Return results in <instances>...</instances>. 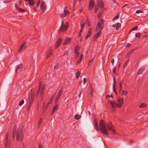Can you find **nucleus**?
<instances>
[{"label": "nucleus", "mask_w": 148, "mask_h": 148, "mask_svg": "<svg viewBox=\"0 0 148 148\" xmlns=\"http://www.w3.org/2000/svg\"><path fill=\"white\" fill-rule=\"evenodd\" d=\"M62 39L61 38H58L55 46V47L56 49H57L59 45H60L62 41Z\"/></svg>", "instance_id": "12"}, {"label": "nucleus", "mask_w": 148, "mask_h": 148, "mask_svg": "<svg viewBox=\"0 0 148 148\" xmlns=\"http://www.w3.org/2000/svg\"><path fill=\"white\" fill-rule=\"evenodd\" d=\"M45 3L43 1H42L41 2L40 5V9L43 12L45 11V8H44Z\"/></svg>", "instance_id": "17"}, {"label": "nucleus", "mask_w": 148, "mask_h": 148, "mask_svg": "<svg viewBox=\"0 0 148 148\" xmlns=\"http://www.w3.org/2000/svg\"><path fill=\"white\" fill-rule=\"evenodd\" d=\"M147 104L146 103H142L139 106L140 108H143L146 107L147 106Z\"/></svg>", "instance_id": "27"}, {"label": "nucleus", "mask_w": 148, "mask_h": 148, "mask_svg": "<svg viewBox=\"0 0 148 148\" xmlns=\"http://www.w3.org/2000/svg\"><path fill=\"white\" fill-rule=\"evenodd\" d=\"M99 124L100 126V128H106V123L102 119L99 121Z\"/></svg>", "instance_id": "9"}, {"label": "nucleus", "mask_w": 148, "mask_h": 148, "mask_svg": "<svg viewBox=\"0 0 148 148\" xmlns=\"http://www.w3.org/2000/svg\"><path fill=\"white\" fill-rule=\"evenodd\" d=\"M18 11L21 12H25V10L24 9H23L21 8H19L17 9Z\"/></svg>", "instance_id": "36"}, {"label": "nucleus", "mask_w": 148, "mask_h": 148, "mask_svg": "<svg viewBox=\"0 0 148 148\" xmlns=\"http://www.w3.org/2000/svg\"><path fill=\"white\" fill-rule=\"evenodd\" d=\"M63 87H62V88L59 91L58 94V95H59L60 96H61L62 94L63 91Z\"/></svg>", "instance_id": "31"}, {"label": "nucleus", "mask_w": 148, "mask_h": 148, "mask_svg": "<svg viewBox=\"0 0 148 148\" xmlns=\"http://www.w3.org/2000/svg\"><path fill=\"white\" fill-rule=\"evenodd\" d=\"M131 45V44L129 43H127L125 46L126 47H129Z\"/></svg>", "instance_id": "59"}, {"label": "nucleus", "mask_w": 148, "mask_h": 148, "mask_svg": "<svg viewBox=\"0 0 148 148\" xmlns=\"http://www.w3.org/2000/svg\"><path fill=\"white\" fill-rule=\"evenodd\" d=\"M102 30H99L97 32L95 35L94 36L93 38V41H95L97 38L100 35L101 32Z\"/></svg>", "instance_id": "8"}, {"label": "nucleus", "mask_w": 148, "mask_h": 148, "mask_svg": "<svg viewBox=\"0 0 148 148\" xmlns=\"http://www.w3.org/2000/svg\"><path fill=\"white\" fill-rule=\"evenodd\" d=\"M138 26H135L134 27H133L132 29L130 32H131V31H132V30H136L137 29H138Z\"/></svg>", "instance_id": "41"}, {"label": "nucleus", "mask_w": 148, "mask_h": 148, "mask_svg": "<svg viewBox=\"0 0 148 148\" xmlns=\"http://www.w3.org/2000/svg\"><path fill=\"white\" fill-rule=\"evenodd\" d=\"M95 4V2L93 0H90L89 4V10H90V9H92L94 6V5Z\"/></svg>", "instance_id": "14"}, {"label": "nucleus", "mask_w": 148, "mask_h": 148, "mask_svg": "<svg viewBox=\"0 0 148 148\" xmlns=\"http://www.w3.org/2000/svg\"><path fill=\"white\" fill-rule=\"evenodd\" d=\"M69 26V23L68 22H66L64 25V21H62L61 25L60 27L58 30L59 33L61 32H64L66 31Z\"/></svg>", "instance_id": "3"}, {"label": "nucleus", "mask_w": 148, "mask_h": 148, "mask_svg": "<svg viewBox=\"0 0 148 148\" xmlns=\"http://www.w3.org/2000/svg\"><path fill=\"white\" fill-rule=\"evenodd\" d=\"M134 50L135 49H133L129 51L127 54L126 56V58H127L130 56Z\"/></svg>", "instance_id": "22"}, {"label": "nucleus", "mask_w": 148, "mask_h": 148, "mask_svg": "<svg viewBox=\"0 0 148 148\" xmlns=\"http://www.w3.org/2000/svg\"><path fill=\"white\" fill-rule=\"evenodd\" d=\"M113 91L114 92V91H116V90L115 87V86L114 85V86H113Z\"/></svg>", "instance_id": "64"}, {"label": "nucleus", "mask_w": 148, "mask_h": 148, "mask_svg": "<svg viewBox=\"0 0 148 148\" xmlns=\"http://www.w3.org/2000/svg\"><path fill=\"white\" fill-rule=\"evenodd\" d=\"M22 64H21V65H20L18 66H17V67L16 68V72L17 71V70L20 69L22 68Z\"/></svg>", "instance_id": "34"}, {"label": "nucleus", "mask_w": 148, "mask_h": 148, "mask_svg": "<svg viewBox=\"0 0 148 148\" xmlns=\"http://www.w3.org/2000/svg\"><path fill=\"white\" fill-rule=\"evenodd\" d=\"M122 92L123 93L121 94V95H126L128 93L126 91H124L123 90Z\"/></svg>", "instance_id": "42"}, {"label": "nucleus", "mask_w": 148, "mask_h": 148, "mask_svg": "<svg viewBox=\"0 0 148 148\" xmlns=\"http://www.w3.org/2000/svg\"><path fill=\"white\" fill-rule=\"evenodd\" d=\"M114 62V59H112V60H111V63L112 64V65L113 64Z\"/></svg>", "instance_id": "63"}, {"label": "nucleus", "mask_w": 148, "mask_h": 148, "mask_svg": "<svg viewBox=\"0 0 148 148\" xmlns=\"http://www.w3.org/2000/svg\"><path fill=\"white\" fill-rule=\"evenodd\" d=\"M140 33H137L136 35V37H138L139 38H140Z\"/></svg>", "instance_id": "48"}, {"label": "nucleus", "mask_w": 148, "mask_h": 148, "mask_svg": "<svg viewBox=\"0 0 148 148\" xmlns=\"http://www.w3.org/2000/svg\"><path fill=\"white\" fill-rule=\"evenodd\" d=\"M101 27H99L97 25V26H96V27L95 28V32H97V31H98V30H99V29H100V30H101Z\"/></svg>", "instance_id": "43"}, {"label": "nucleus", "mask_w": 148, "mask_h": 148, "mask_svg": "<svg viewBox=\"0 0 148 148\" xmlns=\"http://www.w3.org/2000/svg\"><path fill=\"white\" fill-rule=\"evenodd\" d=\"M119 14H118L116 15L112 19L113 20H115L116 19L119 18Z\"/></svg>", "instance_id": "39"}, {"label": "nucleus", "mask_w": 148, "mask_h": 148, "mask_svg": "<svg viewBox=\"0 0 148 148\" xmlns=\"http://www.w3.org/2000/svg\"><path fill=\"white\" fill-rule=\"evenodd\" d=\"M85 22V20L84 19H82L80 21V27L82 28H84V25L86 23Z\"/></svg>", "instance_id": "18"}, {"label": "nucleus", "mask_w": 148, "mask_h": 148, "mask_svg": "<svg viewBox=\"0 0 148 148\" xmlns=\"http://www.w3.org/2000/svg\"><path fill=\"white\" fill-rule=\"evenodd\" d=\"M26 43V42H25L22 44L18 51V53L21 52L22 50H24L26 48V46L25 45Z\"/></svg>", "instance_id": "11"}, {"label": "nucleus", "mask_w": 148, "mask_h": 148, "mask_svg": "<svg viewBox=\"0 0 148 148\" xmlns=\"http://www.w3.org/2000/svg\"><path fill=\"white\" fill-rule=\"evenodd\" d=\"M113 86H115V84L116 83V79L114 78V77H113Z\"/></svg>", "instance_id": "50"}, {"label": "nucleus", "mask_w": 148, "mask_h": 148, "mask_svg": "<svg viewBox=\"0 0 148 148\" xmlns=\"http://www.w3.org/2000/svg\"><path fill=\"white\" fill-rule=\"evenodd\" d=\"M24 103V101L23 99H22L19 102V105L20 106H21Z\"/></svg>", "instance_id": "37"}, {"label": "nucleus", "mask_w": 148, "mask_h": 148, "mask_svg": "<svg viewBox=\"0 0 148 148\" xmlns=\"http://www.w3.org/2000/svg\"><path fill=\"white\" fill-rule=\"evenodd\" d=\"M79 98L83 99L84 97V94L82 90L79 92V94L78 95Z\"/></svg>", "instance_id": "21"}, {"label": "nucleus", "mask_w": 148, "mask_h": 148, "mask_svg": "<svg viewBox=\"0 0 148 148\" xmlns=\"http://www.w3.org/2000/svg\"><path fill=\"white\" fill-rule=\"evenodd\" d=\"M118 103H116L114 101H110V107L112 111H115L116 108L114 106L118 108H121L123 104V99L122 98H119L117 99Z\"/></svg>", "instance_id": "2"}, {"label": "nucleus", "mask_w": 148, "mask_h": 148, "mask_svg": "<svg viewBox=\"0 0 148 148\" xmlns=\"http://www.w3.org/2000/svg\"><path fill=\"white\" fill-rule=\"evenodd\" d=\"M43 94H44V91H41V92L40 93V96L42 97L43 96Z\"/></svg>", "instance_id": "51"}, {"label": "nucleus", "mask_w": 148, "mask_h": 148, "mask_svg": "<svg viewBox=\"0 0 148 148\" xmlns=\"http://www.w3.org/2000/svg\"><path fill=\"white\" fill-rule=\"evenodd\" d=\"M106 98H107V97H111L112 98H113V97L112 94H111V95H106Z\"/></svg>", "instance_id": "46"}, {"label": "nucleus", "mask_w": 148, "mask_h": 148, "mask_svg": "<svg viewBox=\"0 0 148 148\" xmlns=\"http://www.w3.org/2000/svg\"><path fill=\"white\" fill-rule=\"evenodd\" d=\"M123 83V80H122L120 81L119 82V87L120 88H122V84Z\"/></svg>", "instance_id": "35"}, {"label": "nucleus", "mask_w": 148, "mask_h": 148, "mask_svg": "<svg viewBox=\"0 0 148 148\" xmlns=\"http://www.w3.org/2000/svg\"><path fill=\"white\" fill-rule=\"evenodd\" d=\"M94 121L95 122V129L97 131H99V127H98V123L95 119Z\"/></svg>", "instance_id": "24"}, {"label": "nucleus", "mask_w": 148, "mask_h": 148, "mask_svg": "<svg viewBox=\"0 0 148 148\" xmlns=\"http://www.w3.org/2000/svg\"><path fill=\"white\" fill-rule=\"evenodd\" d=\"M104 25V19L102 18H101L98 21L97 25L99 27H101V30L103 29Z\"/></svg>", "instance_id": "7"}, {"label": "nucleus", "mask_w": 148, "mask_h": 148, "mask_svg": "<svg viewBox=\"0 0 148 148\" xmlns=\"http://www.w3.org/2000/svg\"><path fill=\"white\" fill-rule=\"evenodd\" d=\"M76 53V55H75V59H77L78 58V56H79V52H77V53Z\"/></svg>", "instance_id": "55"}, {"label": "nucleus", "mask_w": 148, "mask_h": 148, "mask_svg": "<svg viewBox=\"0 0 148 148\" xmlns=\"http://www.w3.org/2000/svg\"><path fill=\"white\" fill-rule=\"evenodd\" d=\"M121 26V24L120 23H117L113 25L112 26L113 27H116V29L118 30Z\"/></svg>", "instance_id": "15"}, {"label": "nucleus", "mask_w": 148, "mask_h": 148, "mask_svg": "<svg viewBox=\"0 0 148 148\" xmlns=\"http://www.w3.org/2000/svg\"><path fill=\"white\" fill-rule=\"evenodd\" d=\"M53 97H51L50 99V101L47 104L45 108L46 109L48 108L50 104L51 103L52 101L53 100Z\"/></svg>", "instance_id": "25"}, {"label": "nucleus", "mask_w": 148, "mask_h": 148, "mask_svg": "<svg viewBox=\"0 0 148 148\" xmlns=\"http://www.w3.org/2000/svg\"><path fill=\"white\" fill-rule=\"evenodd\" d=\"M15 7L16 9L17 10L18 9V8H19L17 4H15Z\"/></svg>", "instance_id": "62"}, {"label": "nucleus", "mask_w": 148, "mask_h": 148, "mask_svg": "<svg viewBox=\"0 0 148 148\" xmlns=\"http://www.w3.org/2000/svg\"><path fill=\"white\" fill-rule=\"evenodd\" d=\"M35 93H34V92H33V93H31L29 95V98H30V97H31L30 100H33L34 99L35 96Z\"/></svg>", "instance_id": "23"}, {"label": "nucleus", "mask_w": 148, "mask_h": 148, "mask_svg": "<svg viewBox=\"0 0 148 148\" xmlns=\"http://www.w3.org/2000/svg\"><path fill=\"white\" fill-rule=\"evenodd\" d=\"M53 54V52L51 49V48L50 47H49L48 49L47 50L46 55L45 59H47L52 55Z\"/></svg>", "instance_id": "6"}, {"label": "nucleus", "mask_w": 148, "mask_h": 148, "mask_svg": "<svg viewBox=\"0 0 148 148\" xmlns=\"http://www.w3.org/2000/svg\"><path fill=\"white\" fill-rule=\"evenodd\" d=\"M81 62V61H79V60H78L76 63V65H78L79 64V63H80Z\"/></svg>", "instance_id": "56"}, {"label": "nucleus", "mask_w": 148, "mask_h": 148, "mask_svg": "<svg viewBox=\"0 0 148 148\" xmlns=\"http://www.w3.org/2000/svg\"><path fill=\"white\" fill-rule=\"evenodd\" d=\"M58 105L56 104L54 107L53 108L52 111L51 112L52 115L58 109Z\"/></svg>", "instance_id": "20"}, {"label": "nucleus", "mask_w": 148, "mask_h": 148, "mask_svg": "<svg viewBox=\"0 0 148 148\" xmlns=\"http://www.w3.org/2000/svg\"><path fill=\"white\" fill-rule=\"evenodd\" d=\"M90 89L91 90V92L90 93V94H91V95H92V92H93V90H92L93 88H92V87L91 86H90Z\"/></svg>", "instance_id": "58"}, {"label": "nucleus", "mask_w": 148, "mask_h": 148, "mask_svg": "<svg viewBox=\"0 0 148 148\" xmlns=\"http://www.w3.org/2000/svg\"><path fill=\"white\" fill-rule=\"evenodd\" d=\"M11 1V0H5L3 1V2L5 3H8L9 2H10Z\"/></svg>", "instance_id": "61"}, {"label": "nucleus", "mask_w": 148, "mask_h": 148, "mask_svg": "<svg viewBox=\"0 0 148 148\" xmlns=\"http://www.w3.org/2000/svg\"><path fill=\"white\" fill-rule=\"evenodd\" d=\"M42 119L41 118H40V119L39 121H38V125L39 127L41 123L42 122Z\"/></svg>", "instance_id": "40"}, {"label": "nucleus", "mask_w": 148, "mask_h": 148, "mask_svg": "<svg viewBox=\"0 0 148 148\" xmlns=\"http://www.w3.org/2000/svg\"><path fill=\"white\" fill-rule=\"evenodd\" d=\"M98 5L101 8H103L104 7L103 3L102 0H98L97 1Z\"/></svg>", "instance_id": "13"}, {"label": "nucleus", "mask_w": 148, "mask_h": 148, "mask_svg": "<svg viewBox=\"0 0 148 148\" xmlns=\"http://www.w3.org/2000/svg\"><path fill=\"white\" fill-rule=\"evenodd\" d=\"M79 50V47L76 45L75 46V53H76L78 52V51Z\"/></svg>", "instance_id": "29"}, {"label": "nucleus", "mask_w": 148, "mask_h": 148, "mask_svg": "<svg viewBox=\"0 0 148 148\" xmlns=\"http://www.w3.org/2000/svg\"><path fill=\"white\" fill-rule=\"evenodd\" d=\"M66 16L65 15H64L63 14H60V17L61 18H63V17H64Z\"/></svg>", "instance_id": "57"}, {"label": "nucleus", "mask_w": 148, "mask_h": 148, "mask_svg": "<svg viewBox=\"0 0 148 148\" xmlns=\"http://www.w3.org/2000/svg\"><path fill=\"white\" fill-rule=\"evenodd\" d=\"M80 71H77L76 72L75 76L78 79L79 78L80 75Z\"/></svg>", "instance_id": "32"}, {"label": "nucleus", "mask_w": 148, "mask_h": 148, "mask_svg": "<svg viewBox=\"0 0 148 148\" xmlns=\"http://www.w3.org/2000/svg\"><path fill=\"white\" fill-rule=\"evenodd\" d=\"M58 68V65L57 64L56 65H55L54 66V69H57Z\"/></svg>", "instance_id": "49"}, {"label": "nucleus", "mask_w": 148, "mask_h": 148, "mask_svg": "<svg viewBox=\"0 0 148 148\" xmlns=\"http://www.w3.org/2000/svg\"><path fill=\"white\" fill-rule=\"evenodd\" d=\"M98 9V7L97 6H95L94 8V12L96 13L97 12Z\"/></svg>", "instance_id": "45"}, {"label": "nucleus", "mask_w": 148, "mask_h": 148, "mask_svg": "<svg viewBox=\"0 0 148 148\" xmlns=\"http://www.w3.org/2000/svg\"><path fill=\"white\" fill-rule=\"evenodd\" d=\"M32 105L30 104H29V105L28 106L27 108V111H29V109L31 107V106Z\"/></svg>", "instance_id": "52"}, {"label": "nucleus", "mask_w": 148, "mask_h": 148, "mask_svg": "<svg viewBox=\"0 0 148 148\" xmlns=\"http://www.w3.org/2000/svg\"><path fill=\"white\" fill-rule=\"evenodd\" d=\"M71 40V39L69 37H67L63 43V45H69L70 44Z\"/></svg>", "instance_id": "10"}, {"label": "nucleus", "mask_w": 148, "mask_h": 148, "mask_svg": "<svg viewBox=\"0 0 148 148\" xmlns=\"http://www.w3.org/2000/svg\"><path fill=\"white\" fill-rule=\"evenodd\" d=\"M83 55L82 54H81L80 56L79 59V61H82V58H83Z\"/></svg>", "instance_id": "47"}, {"label": "nucleus", "mask_w": 148, "mask_h": 148, "mask_svg": "<svg viewBox=\"0 0 148 148\" xmlns=\"http://www.w3.org/2000/svg\"><path fill=\"white\" fill-rule=\"evenodd\" d=\"M60 97V96L58 95H57V96L56 97L55 100V102L56 103L58 101Z\"/></svg>", "instance_id": "33"}, {"label": "nucleus", "mask_w": 148, "mask_h": 148, "mask_svg": "<svg viewBox=\"0 0 148 148\" xmlns=\"http://www.w3.org/2000/svg\"><path fill=\"white\" fill-rule=\"evenodd\" d=\"M28 2L29 5L31 6H32L34 4V1L33 0H29Z\"/></svg>", "instance_id": "26"}, {"label": "nucleus", "mask_w": 148, "mask_h": 148, "mask_svg": "<svg viewBox=\"0 0 148 148\" xmlns=\"http://www.w3.org/2000/svg\"><path fill=\"white\" fill-rule=\"evenodd\" d=\"M42 85V84H40V85L39 86V87H38V92H39V91H40Z\"/></svg>", "instance_id": "54"}, {"label": "nucleus", "mask_w": 148, "mask_h": 148, "mask_svg": "<svg viewBox=\"0 0 148 148\" xmlns=\"http://www.w3.org/2000/svg\"><path fill=\"white\" fill-rule=\"evenodd\" d=\"M128 62V60H127L124 64L123 66V69H124L125 68V66L127 65V64Z\"/></svg>", "instance_id": "44"}, {"label": "nucleus", "mask_w": 148, "mask_h": 148, "mask_svg": "<svg viewBox=\"0 0 148 148\" xmlns=\"http://www.w3.org/2000/svg\"><path fill=\"white\" fill-rule=\"evenodd\" d=\"M15 125H14V128L13 132V139L14 140L15 136L16 135V139L17 141H18L20 139V141L21 142L24 136L23 132L22 129L19 128L18 129L17 131H16Z\"/></svg>", "instance_id": "1"}, {"label": "nucleus", "mask_w": 148, "mask_h": 148, "mask_svg": "<svg viewBox=\"0 0 148 148\" xmlns=\"http://www.w3.org/2000/svg\"><path fill=\"white\" fill-rule=\"evenodd\" d=\"M5 140V148H10V141H9L8 133L6 134Z\"/></svg>", "instance_id": "4"}, {"label": "nucleus", "mask_w": 148, "mask_h": 148, "mask_svg": "<svg viewBox=\"0 0 148 148\" xmlns=\"http://www.w3.org/2000/svg\"><path fill=\"white\" fill-rule=\"evenodd\" d=\"M140 12H141V11L140 10H137L136 11V13L137 14H138Z\"/></svg>", "instance_id": "60"}, {"label": "nucleus", "mask_w": 148, "mask_h": 148, "mask_svg": "<svg viewBox=\"0 0 148 148\" xmlns=\"http://www.w3.org/2000/svg\"><path fill=\"white\" fill-rule=\"evenodd\" d=\"M101 16V14L100 13H99L97 16V18L98 19H99Z\"/></svg>", "instance_id": "53"}, {"label": "nucleus", "mask_w": 148, "mask_h": 148, "mask_svg": "<svg viewBox=\"0 0 148 148\" xmlns=\"http://www.w3.org/2000/svg\"><path fill=\"white\" fill-rule=\"evenodd\" d=\"M107 126L109 130L110 131L112 130L114 132H115V130L114 129V127L110 121H109L107 123Z\"/></svg>", "instance_id": "5"}, {"label": "nucleus", "mask_w": 148, "mask_h": 148, "mask_svg": "<svg viewBox=\"0 0 148 148\" xmlns=\"http://www.w3.org/2000/svg\"><path fill=\"white\" fill-rule=\"evenodd\" d=\"M92 28L90 27L88 31V32H87L86 35L89 37L91 35V33L92 32Z\"/></svg>", "instance_id": "28"}, {"label": "nucleus", "mask_w": 148, "mask_h": 148, "mask_svg": "<svg viewBox=\"0 0 148 148\" xmlns=\"http://www.w3.org/2000/svg\"><path fill=\"white\" fill-rule=\"evenodd\" d=\"M145 68L144 67H142L137 72V74L138 75L140 74L141 73H142L143 72L145 71Z\"/></svg>", "instance_id": "19"}, {"label": "nucleus", "mask_w": 148, "mask_h": 148, "mask_svg": "<svg viewBox=\"0 0 148 148\" xmlns=\"http://www.w3.org/2000/svg\"><path fill=\"white\" fill-rule=\"evenodd\" d=\"M69 11H68L67 10H65V9H64V15L66 16V15L67 14V13H69Z\"/></svg>", "instance_id": "38"}, {"label": "nucleus", "mask_w": 148, "mask_h": 148, "mask_svg": "<svg viewBox=\"0 0 148 148\" xmlns=\"http://www.w3.org/2000/svg\"><path fill=\"white\" fill-rule=\"evenodd\" d=\"M81 117V115L79 114H75L74 116V118L76 120L79 119Z\"/></svg>", "instance_id": "30"}, {"label": "nucleus", "mask_w": 148, "mask_h": 148, "mask_svg": "<svg viewBox=\"0 0 148 148\" xmlns=\"http://www.w3.org/2000/svg\"><path fill=\"white\" fill-rule=\"evenodd\" d=\"M100 129L102 134L105 135H108V131L106 129V128H100Z\"/></svg>", "instance_id": "16"}]
</instances>
